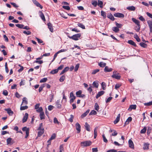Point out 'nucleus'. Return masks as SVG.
I'll list each match as a JSON object with an SVG mask.
<instances>
[{"label": "nucleus", "instance_id": "3", "mask_svg": "<svg viewBox=\"0 0 152 152\" xmlns=\"http://www.w3.org/2000/svg\"><path fill=\"white\" fill-rule=\"evenodd\" d=\"M23 131L26 132V135L25 137V138H27L29 135V129L26 127H24L22 129Z\"/></svg>", "mask_w": 152, "mask_h": 152}, {"label": "nucleus", "instance_id": "18", "mask_svg": "<svg viewBox=\"0 0 152 152\" xmlns=\"http://www.w3.org/2000/svg\"><path fill=\"white\" fill-rule=\"evenodd\" d=\"M48 26L49 29L50 31L53 32V27L52 24L50 23H48Z\"/></svg>", "mask_w": 152, "mask_h": 152}, {"label": "nucleus", "instance_id": "55", "mask_svg": "<svg viewBox=\"0 0 152 152\" xmlns=\"http://www.w3.org/2000/svg\"><path fill=\"white\" fill-rule=\"evenodd\" d=\"M15 25L17 27L20 28H23L24 26V25L23 24H17Z\"/></svg>", "mask_w": 152, "mask_h": 152}, {"label": "nucleus", "instance_id": "7", "mask_svg": "<svg viewBox=\"0 0 152 152\" xmlns=\"http://www.w3.org/2000/svg\"><path fill=\"white\" fill-rule=\"evenodd\" d=\"M70 97L71 99L70 100V102L71 103L74 102V100L76 98L75 96L74 95L72 92H71L70 93Z\"/></svg>", "mask_w": 152, "mask_h": 152}, {"label": "nucleus", "instance_id": "1", "mask_svg": "<svg viewBox=\"0 0 152 152\" xmlns=\"http://www.w3.org/2000/svg\"><path fill=\"white\" fill-rule=\"evenodd\" d=\"M92 142L90 140L82 142L80 143L81 146L83 147L88 146L91 145Z\"/></svg>", "mask_w": 152, "mask_h": 152}, {"label": "nucleus", "instance_id": "64", "mask_svg": "<svg viewBox=\"0 0 152 152\" xmlns=\"http://www.w3.org/2000/svg\"><path fill=\"white\" fill-rule=\"evenodd\" d=\"M56 134H53L50 138V140H53L55 139L56 138Z\"/></svg>", "mask_w": 152, "mask_h": 152}, {"label": "nucleus", "instance_id": "42", "mask_svg": "<svg viewBox=\"0 0 152 152\" xmlns=\"http://www.w3.org/2000/svg\"><path fill=\"white\" fill-rule=\"evenodd\" d=\"M23 104H21V107L20 108V110H23L26 109L28 108V107L26 105L25 106H22Z\"/></svg>", "mask_w": 152, "mask_h": 152}, {"label": "nucleus", "instance_id": "44", "mask_svg": "<svg viewBox=\"0 0 152 152\" xmlns=\"http://www.w3.org/2000/svg\"><path fill=\"white\" fill-rule=\"evenodd\" d=\"M99 71V69H96L93 70L91 74L93 75H94L96 73L98 72Z\"/></svg>", "mask_w": 152, "mask_h": 152}, {"label": "nucleus", "instance_id": "25", "mask_svg": "<svg viewBox=\"0 0 152 152\" xmlns=\"http://www.w3.org/2000/svg\"><path fill=\"white\" fill-rule=\"evenodd\" d=\"M28 104V101L26 97H24L23 99L22 104L26 105Z\"/></svg>", "mask_w": 152, "mask_h": 152}, {"label": "nucleus", "instance_id": "19", "mask_svg": "<svg viewBox=\"0 0 152 152\" xmlns=\"http://www.w3.org/2000/svg\"><path fill=\"white\" fill-rule=\"evenodd\" d=\"M120 114H118V115L116 118V119L114 121V124H115L119 122V120H120Z\"/></svg>", "mask_w": 152, "mask_h": 152}, {"label": "nucleus", "instance_id": "59", "mask_svg": "<svg viewBox=\"0 0 152 152\" xmlns=\"http://www.w3.org/2000/svg\"><path fill=\"white\" fill-rule=\"evenodd\" d=\"M79 66H80V64H77L75 66V69H74L75 71V72L77 71L78 70L79 68Z\"/></svg>", "mask_w": 152, "mask_h": 152}, {"label": "nucleus", "instance_id": "47", "mask_svg": "<svg viewBox=\"0 0 152 152\" xmlns=\"http://www.w3.org/2000/svg\"><path fill=\"white\" fill-rule=\"evenodd\" d=\"M97 114V112L94 110H92L89 113L90 115H95Z\"/></svg>", "mask_w": 152, "mask_h": 152}, {"label": "nucleus", "instance_id": "40", "mask_svg": "<svg viewBox=\"0 0 152 152\" xmlns=\"http://www.w3.org/2000/svg\"><path fill=\"white\" fill-rule=\"evenodd\" d=\"M58 72V69H56L52 70L50 72V73L52 74H54L57 73Z\"/></svg>", "mask_w": 152, "mask_h": 152}, {"label": "nucleus", "instance_id": "57", "mask_svg": "<svg viewBox=\"0 0 152 152\" xmlns=\"http://www.w3.org/2000/svg\"><path fill=\"white\" fill-rule=\"evenodd\" d=\"M144 104L145 105L147 106H149L152 105V101L148 103H145Z\"/></svg>", "mask_w": 152, "mask_h": 152}, {"label": "nucleus", "instance_id": "24", "mask_svg": "<svg viewBox=\"0 0 152 152\" xmlns=\"http://www.w3.org/2000/svg\"><path fill=\"white\" fill-rule=\"evenodd\" d=\"M90 111L89 110H87L85 113H83L81 116V117L82 118H83L84 117H85L86 115L88 114V113H89Z\"/></svg>", "mask_w": 152, "mask_h": 152}, {"label": "nucleus", "instance_id": "11", "mask_svg": "<svg viewBox=\"0 0 152 152\" xmlns=\"http://www.w3.org/2000/svg\"><path fill=\"white\" fill-rule=\"evenodd\" d=\"M32 1L34 3L37 7H39L41 9L43 7L36 0H32Z\"/></svg>", "mask_w": 152, "mask_h": 152}, {"label": "nucleus", "instance_id": "41", "mask_svg": "<svg viewBox=\"0 0 152 152\" xmlns=\"http://www.w3.org/2000/svg\"><path fill=\"white\" fill-rule=\"evenodd\" d=\"M97 127H96L95 128L94 130V139H95L96 138V136H97Z\"/></svg>", "mask_w": 152, "mask_h": 152}, {"label": "nucleus", "instance_id": "29", "mask_svg": "<svg viewBox=\"0 0 152 152\" xmlns=\"http://www.w3.org/2000/svg\"><path fill=\"white\" fill-rule=\"evenodd\" d=\"M106 64L103 62H101L99 63V65L101 67H104L106 66Z\"/></svg>", "mask_w": 152, "mask_h": 152}, {"label": "nucleus", "instance_id": "35", "mask_svg": "<svg viewBox=\"0 0 152 152\" xmlns=\"http://www.w3.org/2000/svg\"><path fill=\"white\" fill-rule=\"evenodd\" d=\"M140 45L142 47L144 48H146L147 47V45L144 42H141L140 43Z\"/></svg>", "mask_w": 152, "mask_h": 152}, {"label": "nucleus", "instance_id": "48", "mask_svg": "<svg viewBox=\"0 0 152 152\" xmlns=\"http://www.w3.org/2000/svg\"><path fill=\"white\" fill-rule=\"evenodd\" d=\"M147 128L146 127H145L144 128L141 130L140 132L141 133H145L146 131Z\"/></svg>", "mask_w": 152, "mask_h": 152}, {"label": "nucleus", "instance_id": "56", "mask_svg": "<svg viewBox=\"0 0 152 152\" xmlns=\"http://www.w3.org/2000/svg\"><path fill=\"white\" fill-rule=\"evenodd\" d=\"M53 122L55 124H59V122L58 121L57 118L56 117H55L54 118Z\"/></svg>", "mask_w": 152, "mask_h": 152}, {"label": "nucleus", "instance_id": "54", "mask_svg": "<svg viewBox=\"0 0 152 152\" xmlns=\"http://www.w3.org/2000/svg\"><path fill=\"white\" fill-rule=\"evenodd\" d=\"M101 85L102 88V89L104 90H105L106 87L105 83L104 82H102L101 83Z\"/></svg>", "mask_w": 152, "mask_h": 152}, {"label": "nucleus", "instance_id": "23", "mask_svg": "<svg viewBox=\"0 0 152 152\" xmlns=\"http://www.w3.org/2000/svg\"><path fill=\"white\" fill-rule=\"evenodd\" d=\"M7 144L11 145L13 144V142L12 141V139L10 137L7 138Z\"/></svg>", "mask_w": 152, "mask_h": 152}, {"label": "nucleus", "instance_id": "34", "mask_svg": "<svg viewBox=\"0 0 152 152\" xmlns=\"http://www.w3.org/2000/svg\"><path fill=\"white\" fill-rule=\"evenodd\" d=\"M92 4L94 7H96L98 5L97 2L96 1L94 0H92L91 1Z\"/></svg>", "mask_w": 152, "mask_h": 152}, {"label": "nucleus", "instance_id": "28", "mask_svg": "<svg viewBox=\"0 0 152 152\" xmlns=\"http://www.w3.org/2000/svg\"><path fill=\"white\" fill-rule=\"evenodd\" d=\"M127 9L129 10L134 11L135 10V7L133 6H129L127 7Z\"/></svg>", "mask_w": 152, "mask_h": 152}, {"label": "nucleus", "instance_id": "52", "mask_svg": "<svg viewBox=\"0 0 152 152\" xmlns=\"http://www.w3.org/2000/svg\"><path fill=\"white\" fill-rule=\"evenodd\" d=\"M5 71L7 73H8L9 71L7 67V62L5 63Z\"/></svg>", "mask_w": 152, "mask_h": 152}, {"label": "nucleus", "instance_id": "14", "mask_svg": "<svg viewBox=\"0 0 152 152\" xmlns=\"http://www.w3.org/2000/svg\"><path fill=\"white\" fill-rule=\"evenodd\" d=\"M132 20L134 23H135L137 25H138V27L139 28L140 27V21L138 20L135 19V18H132Z\"/></svg>", "mask_w": 152, "mask_h": 152}, {"label": "nucleus", "instance_id": "58", "mask_svg": "<svg viewBox=\"0 0 152 152\" xmlns=\"http://www.w3.org/2000/svg\"><path fill=\"white\" fill-rule=\"evenodd\" d=\"M65 79V77L64 75L62 76L60 78L59 81L61 82H63Z\"/></svg>", "mask_w": 152, "mask_h": 152}, {"label": "nucleus", "instance_id": "2", "mask_svg": "<svg viewBox=\"0 0 152 152\" xmlns=\"http://www.w3.org/2000/svg\"><path fill=\"white\" fill-rule=\"evenodd\" d=\"M112 77L113 78L119 80L121 78V76L119 75V73H117V71H114L113 72V75H112Z\"/></svg>", "mask_w": 152, "mask_h": 152}, {"label": "nucleus", "instance_id": "61", "mask_svg": "<svg viewBox=\"0 0 152 152\" xmlns=\"http://www.w3.org/2000/svg\"><path fill=\"white\" fill-rule=\"evenodd\" d=\"M62 7L67 10H70V7L69 6H63Z\"/></svg>", "mask_w": 152, "mask_h": 152}, {"label": "nucleus", "instance_id": "62", "mask_svg": "<svg viewBox=\"0 0 152 152\" xmlns=\"http://www.w3.org/2000/svg\"><path fill=\"white\" fill-rule=\"evenodd\" d=\"M102 137H103V141H104L105 142H106V143H107V139L106 138L105 135H104V134H103L102 135Z\"/></svg>", "mask_w": 152, "mask_h": 152}, {"label": "nucleus", "instance_id": "15", "mask_svg": "<svg viewBox=\"0 0 152 152\" xmlns=\"http://www.w3.org/2000/svg\"><path fill=\"white\" fill-rule=\"evenodd\" d=\"M129 147L132 148H134V145L132 141L130 139L129 140Z\"/></svg>", "mask_w": 152, "mask_h": 152}, {"label": "nucleus", "instance_id": "5", "mask_svg": "<svg viewBox=\"0 0 152 152\" xmlns=\"http://www.w3.org/2000/svg\"><path fill=\"white\" fill-rule=\"evenodd\" d=\"M76 129L77 130V133H79L81 131V126L78 123L76 124H75Z\"/></svg>", "mask_w": 152, "mask_h": 152}, {"label": "nucleus", "instance_id": "22", "mask_svg": "<svg viewBox=\"0 0 152 152\" xmlns=\"http://www.w3.org/2000/svg\"><path fill=\"white\" fill-rule=\"evenodd\" d=\"M39 13H40L39 15L42 19L44 21H45V19L44 15L41 11H39Z\"/></svg>", "mask_w": 152, "mask_h": 152}, {"label": "nucleus", "instance_id": "30", "mask_svg": "<svg viewBox=\"0 0 152 152\" xmlns=\"http://www.w3.org/2000/svg\"><path fill=\"white\" fill-rule=\"evenodd\" d=\"M128 43L129 44L134 46L135 47L136 46V45L135 42L132 40H129L128 41Z\"/></svg>", "mask_w": 152, "mask_h": 152}, {"label": "nucleus", "instance_id": "27", "mask_svg": "<svg viewBox=\"0 0 152 152\" xmlns=\"http://www.w3.org/2000/svg\"><path fill=\"white\" fill-rule=\"evenodd\" d=\"M132 120V118L131 117H129L126 120V121L125 123V125L128 124L129 122H131Z\"/></svg>", "mask_w": 152, "mask_h": 152}, {"label": "nucleus", "instance_id": "37", "mask_svg": "<svg viewBox=\"0 0 152 152\" xmlns=\"http://www.w3.org/2000/svg\"><path fill=\"white\" fill-rule=\"evenodd\" d=\"M98 6H99L101 8H102L103 7L102 5L103 4V2L102 1L99 0H98Z\"/></svg>", "mask_w": 152, "mask_h": 152}, {"label": "nucleus", "instance_id": "26", "mask_svg": "<svg viewBox=\"0 0 152 152\" xmlns=\"http://www.w3.org/2000/svg\"><path fill=\"white\" fill-rule=\"evenodd\" d=\"M39 130V131L38 132V136L40 137L44 132V129L42 128V129Z\"/></svg>", "mask_w": 152, "mask_h": 152}, {"label": "nucleus", "instance_id": "21", "mask_svg": "<svg viewBox=\"0 0 152 152\" xmlns=\"http://www.w3.org/2000/svg\"><path fill=\"white\" fill-rule=\"evenodd\" d=\"M149 144L148 143H144L143 147V149L144 150L148 149L149 148Z\"/></svg>", "mask_w": 152, "mask_h": 152}, {"label": "nucleus", "instance_id": "4", "mask_svg": "<svg viewBox=\"0 0 152 152\" xmlns=\"http://www.w3.org/2000/svg\"><path fill=\"white\" fill-rule=\"evenodd\" d=\"M80 36L81 34L80 33L75 34L72 36V39L75 40H77Z\"/></svg>", "mask_w": 152, "mask_h": 152}, {"label": "nucleus", "instance_id": "9", "mask_svg": "<svg viewBox=\"0 0 152 152\" xmlns=\"http://www.w3.org/2000/svg\"><path fill=\"white\" fill-rule=\"evenodd\" d=\"M28 113H26L23 118L22 122L23 123H25L26 121L28 118Z\"/></svg>", "mask_w": 152, "mask_h": 152}, {"label": "nucleus", "instance_id": "6", "mask_svg": "<svg viewBox=\"0 0 152 152\" xmlns=\"http://www.w3.org/2000/svg\"><path fill=\"white\" fill-rule=\"evenodd\" d=\"M114 15L115 17L119 18H124V14L122 13L118 12L115 13L114 14Z\"/></svg>", "mask_w": 152, "mask_h": 152}, {"label": "nucleus", "instance_id": "13", "mask_svg": "<svg viewBox=\"0 0 152 152\" xmlns=\"http://www.w3.org/2000/svg\"><path fill=\"white\" fill-rule=\"evenodd\" d=\"M84 126L87 131L88 132H90L91 131L90 126L87 122L85 123Z\"/></svg>", "mask_w": 152, "mask_h": 152}, {"label": "nucleus", "instance_id": "36", "mask_svg": "<svg viewBox=\"0 0 152 152\" xmlns=\"http://www.w3.org/2000/svg\"><path fill=\"white\" fill-rule=\"evenodd\" d=\"M134 37L136 39L137 42H140V39L137 34H134Z\"/></svg>", "mask_w": 152, "mask_h": 152}, {"label": "nucleus", "instance_id": "10", "mask_svg": "<svg viewBox=\"0 0 152 152\" xmlns=\"http://www.w3.org/2000/svg\"><path fill=\"white\" fill-rule=\"evenodd\" d=\"M147 23L150 28V32L151 33L152 32V21L150 20H148Z\"/></svg>", "mask_w": 152, "mask_h": 152}, {"label": "nucleus", "instance_id": "50", "mask_svg": "<svg viewBox=\"0 0 152 152\" xmlns=\"http://www.w3.org/2000/svg\"><path fill=\"white\" fill-rule=\"evenodd\" d=\"M82 93V91L81 90H79L76 92V94L77 96L79 97V96H80L81 95Z\"/></svg>", "mask_w": 152, "mask_h": 152}, {"label": "nucleus", "instance_id": "12", "mask_svg": "<svg viewBox=\"0 0 152 152\" xmlns=\"http://www.w3.org/2000/svg\"><path fill=\"white\" fill-rule=\"evenodd\" d=\"M113 69L112 68H109L108 66H106L104 68V71L105 72H109L112 71Z\"/></svg>", "mask_w": 152, "mask_h": 152}, {"label": "nucleus", "instance_id": "63", "mask_svg": "<svg viewBox=\"0 0 152 152\" xmlns=\"http://www.w3.org/2000/svg\"><path fill=\"white\" fill-rule=\"evenodd\" d=\"M23 33L25 34H26L27 35H29L31 33V32L29 31H23Z\"/></svg>", "mask_w": 152, "mask_h": 152}, {"label": "nucleus", "instance_id": "51", "mask_svg": "<svg viewBox=\"0 0 152 152\" xmlns=\"http://www.w3.org/2000/svg\"><path fill=\"white\" fill-rule=\"evenodd\" d=\"M95 109L97 111H98L99 109V107L97 103H95L94 105Z\"/></svg>", "mask_w": 152, "mask_h": 152}, {"label": "nucleus", "instance_id": "38", "mask_svg": "<svg viewBox=\"0 0 152 152\" xmlns=\"http://www.w3.org/2000/svg\"><path fill=\"white\" fill-rule=\"evenodd\" d=\"M113 30L115 33H117L119 31V29L117 27H114L112 28Z\"/></svg>", "mask_w": 152, "mask_h": 152}, {"label": "nucleus", "instance_id": "46", "mask_svg": "<svg viewBox=\"0 0 152 152\" xmlns=\"http://www.w3.org/2000/svg\"><path fill=\"white\" fill-rule=\"evenodd\" d=\"M93 85L96 88H97L98 87L99 84L97 82L94 81L93 83Z\"/></svg>", "mask_w": 152, "mask_h": 152}, {"label": "nucleus", "instance_id": "39", "mask_svg": "<svg viewBox=\"0 0 152 152\" xmlns=\"http://www.w3.org/2000/svg\"><path fill=\"white\" fill-rule=\"evenodd\" d=\"M49 96H50V102H52V100L54 98V94L53 93H52Z\"/></svg>", "mask_w": 152, "mask_h": 152}, {"label": "nucleus", "instance_id": "49", "mask_svg": "<svg viewBox=\"0 0 152 152\" xmlns=\"http://www.w3.org/2000/svg\"><path fill=\"white\" fill-rule=\"evenodd\" d=\"M34 63H38L39 64H41L43 63V61L42 60L39 61L38 60H36L34 61Z\"/></svg>", "mask_w": 152, "mask_h": 152}, {"label": "nucleus", "instance_id": "31", "mask_svg": "<svg viewBox=\"0 0 152 152\" xmlns=\"http://www.w3.org/2000/svg\"><path fill=\"white\" fill-rule=\"evenodd\" d=\"M107 17L108 18L113 21L115 19L114 18L111 14L110 13L108 14Z\"/></svg>", "mask_w": 152, "mask_h": 152}, {"label": "nucleus", "instance_id": "45", "mask_svg": "<svg viewBox=\"0 0 152 152\" xmlns=\"http://www.w3.org/2000/svg\"><path fill=\"white\" fill-rule=\"evenodd\" d=\"M77 25L79 27L82 28L83 29H85V26L81 23H78Z\"/></svg>", "mask_w": 152, "mask_h": 152}, {"label": "nucleus", "instance_id": "16", "mask_svg": "<svg viewBox=\"0 0 152 152\" xmlns=\"http://www.w3.org/2000/svg\"><path fill=\"white\" fill-rule=\"evenodd\" d=\"M104 91H102L99 92L96 96V99H98L99 97L100 96L102 95H103L104 94Z\"/></svg>", "mask_w": 152, "mask_h": 152}, {"label": "nucleus", "instance_id": "60", "mask_svg": "<svg viewBox=\"0 0 152 152\" xmlns=\"http://www.w3.org/2000/svg\"><path fill=\"white\" fill-rule=\"evenodd\" d=\"M47 80V78H44L43 79H41L40 81V83H44L46 82Z\"/></svg>", "mask_w": 152, "mask_h": 152}, {"label": "nucleus", "instance_id": "8", "mask_svg": "<svg viewBox=\"0 0 152 152\" xmlns=\"http://www.w3.org/2000/svg\"><path fill=\"white\" fill-rule=\"evenodd\" d=\"M62 102H60V100H57L56 102V106L57 107L58 109H60L61 108Z\"/></svg>", "mask_w": 152, "mask_h": 152}, {"label": "nucleus", "instance_id": "32", "mask_svg": "<svg viewBox=\"0 0 152 152\" xmlns=\"http://www.w3.org/2000/svg\"><path fill=\"white\" fill-rule=\"evenodd\" d=\"M69 69V67H66L61 71L60 73V75H62L64 74L65 72L67 71Z\"/></svg>", "mask_w": 152, "mask_h": 152}, {"label": "nucleus", "instance_id": "33", "mask_svg": "<svg viewBox=\"0 0 152 152\" xmlns=\"http://www.w3.org/2000/svg\"><path fill=\"white\" fill-rule=\"evenodd\" d=\"M39 116L41 120L45 118V114L43 112H41L40 113Z\"/></svg>", "mask_w": 152, "mask_h": 152}, {"label": "nucleus", "instance_id": "17", "mask_svg": "<svg viewBox=\"0 0 152 152\" xmlns=\"http://www.w3.org/2000/svg\"><path fill=\"white\" fill-rule=\"evenodd\" d=\"M5 110L6 111H7V113L10 115H12L13 113V112L11 110L10 108L5 109Z\"/></svg>", "mask_w": 152, "mask_h": 152}, {"label": "nucleus", "instance_id": "43", "mask_svg": "<svg viewBox=\"0 0 152 152\" xmlns=\"http://www.w3.org/2000/svg\"><path fill=\"white\" fill-rule=\"evenodd\" d=\"M101 15L102 16L104 19L106 18V13L105 12L103 11H101Z\"/></svg>", "mask_w": 152, "mask_h": 152}, {"label": "nucleus", "instance_id": "20", "mask_svg": "<svg viewBox=\"0 0 152 152\" xmlns=\"http://www.w3.org/2000/svg\"><path fill=\"white\" fill-rule=\"evenodd\" d=\"M136 105H131L130 106L129 108H128V110L129 111H131L132 109L135 110L136 108Z\"/></svg>", "mask_w": 152, "mask_h": 152}, {"label": "nucleus", "instance_id": "53", "mask_svg": "<svg viewBox=\"0 0 152 152\" xmlns=\"http://www.w3.org/2000/svg\"><path fill=\"white\" fill-rule=\"evenodd\" d=\"M116 25V27H117L118 28H121L122 26V25L121 24L118 23L117 22H115Z\"/></svg>", "mask_w": 152, "mask_h": 152}]
</instances>
